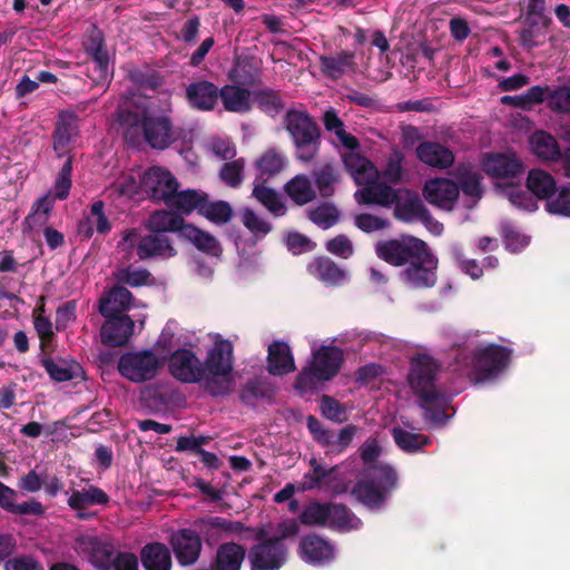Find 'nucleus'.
<instances>
[{
    "instance_id": "17",
    "label": "nucleus",
    "mask_w": 570,
    "mask_h": 570,
    "mask_svg": "<svg viewBox=\"0 0 570 570\" xmlns=\"http://www.w3.org/2000/svg\"><path fill=\"white\" fill-rule=\"evenodd\" d=\"M79 136V117L72 110H61L58 114L55 129L52 132V147L57 157H68L70 155V145Z\"/></svg>"
},
{
    "instance_id": "32",
    "label": "nucleus",
    "mask_w": 570,
    "mask_h": 570,
    "mask_svg": "<svg viewBox=\"0 0 570 570\" xmlns=\"http://www.w3.org/2000/svg\"><path fill=\"white\" fill-rule=\"evenodd\" d=\"M307 272L328 286H340L346 273L333 259L327 256H317L308 265Z\"/></svg>"
},
{
    "instance_id": "1",
    "label": "nucleus",
    "mask_w": 570,
    "mask_h": 570,
    "mask_svg": "<svg viewBox=\"0 0 570 570\" xmlns=\"http://www.w3.org/2000/svg\"><path fill=\"white\" fill-rule=\"evenodd\" d=\"M171 112L170 102L160 111L120 106L116 111V121L127 145L137 147L145 141L151 149L163 151L179 139Z\"/></svg>"
},
{
    "instance_id": "16",
    "label": "nucleus",
    "mask_w": 570,
    "mask_h": 570,
    "mask_svg": "<svg viewBox=\"0 0 570 570\" xmlns=\"http://www.w3.org/2000/svg\"><path fill=\"white\" fill-rule=\"evenodd\" d=\"M483 171L495 179L512 180L523 175L525 166L517 154L488 153L483 156Z\"/></svg>"
},
{
    "instance_id": "49",
    "label": "nucleus",
    "mask_w": 570,
    "mask_h": 570,
    "mask_svg": "<svg viewBox=\"0 0 570 570\" xmlns=\"http://www.w3.org/2000/svg\"><path fill=\"white\" fill-rule=\"evenodd\" d=\"M307 218L322 229H328L340 220V210L328 202L321 203L318 206L307 210Z\"/></svg>"
},
{
    "instance_id": "52",
    "label": "nucleus",
    "mask_w": 570,
    "mask_h": 570,
    "mask_svg": "<svg viewBox=\"0 0 570 570\" xmlns=\"http://www.w3.org/2000/svg\"><path fill=\"white\" fill-rule=\"evenodd\" d=\"M259 175L257 177L265 178L279 174L285 166V158L283 155L274 149L265 151L255 163Z\"/></svg>"
},
{
    "instance_id": "39",
    "label": "nucleus",
    "mask_w": 570,
    "mask_h": 570,
    "mask_svg": "<svg viewBox=\"0 0 570 570\" xmlns=\"http://www.w3.org/2000/svg\"><path fill=\"white\" fill-rule=\"evenodd\" d=\"M327 527L338 532L358 530L362 521L343 503L328 502Z\"/></svg>"
},
{
    "instance_id": "54",
    "label": "nucleus",
    "mask_w": 570,
    "mask_h": 570,
    "mask_svg": "<svg viewBox=\"0 0 570 570\" xmlns=\"http://www.w3.org/2000/svg\"><path fill=\"white\" fill-rule=\"evenodd\" d=\"M328 503L311 502L299 514V521L305 525L325 527L328 521Z\"/></svg>"
},
{
    "instance_id": "37",
    "label": "nucleus",
    "mask_w": 570,
    "mask_h": 570,
    "mask_svg": "<svg viewBox=\"0 0 570 570\" xmlns=\"http://www.w3.org/2000/svg\"><path fill=\"white\" fill-rule=\"evenodd\" d=\"M525 185L528 191H530L534 198L546 200V203L557 193V181L554 177L540 168L529 170Z\"/></svg>"
},
{
    "instance_id": "61",
    "label": "nucleus",
    "mask_w": 570,
    "mask_h": 570,
    "mask_svg": "<svg viewBox=\"0 0 570 570\" xmlns=\"http://www.w3.org/2000/svg\"><path fill=\"white\" fill-rule=\"evenodd\" d=\"M546 209L551 214L570 217V187L557 188L556 197L548 199Z\"/></svg>"
},
{
    "instance_id": "27",
    "label": "nucleus",
    "mask_w": 570,
    "mask_h": 570,
    "mask_svg": "<svg viewBox=\"0 0 570 570\" xmlns=\"http://www.w3.org/2000/svg\"><path fill=\"white\" fill-rule=\"evenodd\" d=\"M301 558L312 564H324L334 559V547L318 534H308L299 542Z\"/></svg>"
},
{
    "instance_id": "35",
    "label": "nucleus",
    "mask_w": 570,
    "mask_h": 570,
    "mask_svg": "<svg viewBox=\"0 0 570 570\" xmlns=\"http://www.w3.org/2000/svg\"><path fill=\"white\" fill-rule=\"evenodd\" d=\"M396 189L385 183H374L355 193L358 204L390 207L395 202Z\"/></svg>"
},
{
    "instance_id": "63",
    "label": "nucleus",
    "mask_w": 570,
    "mask_h": 570,
    "mask_svg": "<svg viewBox=\"0 0 570 570\" xmlns=\"http://www.w3.org/2000/svg\"><path fill=\"white\" fill-rule=\"evenodd\" d=\"M507 196L510 203L520 209L533 212L538 208L534 196L530 191L522 190L519 187H509L507 189Z\"/></svg>"
},
{
    "instance_id": "4",
    "label": "nucleus",
    "mask_w": 570,
    "mask_h": 570,
    "mask_svg": "<svg viewBox=\"0 0 570 570\" xmlns=\"http://www.w3.org/2000/svg\"><path fill=\"white\" fill-rule=\"evenodd\" d=\"M234 345L220 334L214 336V344L203 362L206 391L214 397L228 395L234 387Z\"/></svg>"
},
{
    "instance_id": "56",
    "label": "nucleus",
    "mask_w": 570,
    "mask_h": 570,
    "mask_svg": "<svg viewBox=\"0 0 570 570\" xmlns=\"http://www.w3.org/2000/svg\"><path fill=\"white\" fill-rule=\"evenodd\" d=\"M548 91L549 86H533L524 94L515 95V108L531 110L535 105L546 100Z\"/></svg>"
},
{
    "instance_id": "62",
    "label": "nucleus",
    "mask_w": 570,
    "mask_h": 570,
    "mask_svg": "<svg viewBox=\"0 0 570 570\" xmlns=\"http://www.w3.org/2000/svg\"><path fill=\"white\" fill-rule=\"evenodd\" d=\"M320 407L322 415L327 420L336 423H342L346 420L344 405L331 395H322Z\"/></svg>"
},
{
    "instance_id": "24",
    "label": "nucleus",
    "mask_w": 570,
    "mask_h": 570,
    "mask_svg": "<svg viewBox=\"0 0 570 570\" xmlns=\"http://www.w3.org/2000/svg\"><path fill=\"white\" fill-rule=\"evenodd\" d=\"M104 317L106 321L100 330L102 344L111 347L124 346L134 333V321L128 315Z\"/></svg>"
},
{
    "instance_id": "34",
    "label": "nucleus",
    "mask_w": 570,
    "mask_h": 570,
    "mask_svg": "<svg viewBox=\"0 0 570 570\" xmlns=\"http://www.w3.org/2000/svg\"><path fill=\"white\" fill-rule=\"evenodd\" d=\"M207 196L208 194L200 189L187 188L180 191L177 189L168 208L179 212L183 217L194 212L200 216Z\"/></svg>"
},
{
    "instance_id": "5",
    "label": "nucleus",
    "mask_w": 570,
    "mask_h": 570,
    "mask_svg": "<svg viewBox=\"0 0 570 570\" xmlns=\"http://www.w3.org/2000/svg\"><path fill=\"white\" fill-rule=\"evenodd\" d=\"M344 361L343 350L334 345H323L313 353L308 366L296 376L294 387L301 394L312 392L318 382L332 380L340 372Z\"/></svg>"
},
{
    "instance_id": "25",
    "label": "nucleus",
    "mask_w": 570,
    "mask_h": 570,
    "mask_svg": "<svg viewBox=\"0 0 570 570\" xmlns=\"http://www.w3.org/2000/svg\"><path fill=\"white\" fill-rule=\"evenodd\" d=\"M415 155L421 163L436 169H448L455 161L454 153L439 141H421L415 149Z\"/></svg>"
},
{
    "instance_id": "46",
    "label": "nucleus",
    "mask_w": 570,
    "mask_h": 570,
    "mask_svg": "<svg viewBox=\"0 0 570 570\" xmlns=\"http://www.w3.org/2000/svg\"><path fill=\"white\" fill-rule=\"evenodd\" d=\"M323 124L326 130L335 132L336 137L345 148L355 150L360 147L358 139L355 136L346 132L344 122L337 116L336 110L332 108L326 110L323 115Z\"/></svg>"
},
{
    "instance_id": "64",
    "label": "nucleus",
    "mask_w": 570,
    "mask_h": 570,
    "mask_svg": "<svg viewBox=\"0 0 570 570\" xmlns=\"http://www.w3.org/2000/svg\"><path fill=\"white\" fill-rule=\"evenodd\" d=\"M242 223L253 234L266 235L272 230V225L262 219L252 208L242 210Z\"/></svg>"
},
{
    "instance_id": "11",
    "label": "nucleus",
    "mask_w": 570,
    "mask_h": 570,
    "mask_svg": "<svg viewBox=\"0 0 570 570\" xmlns=\"http://www.w3.org/2000/svg\"><path fill=\"white\" fill-rule=\"evenodd\" d=\"M511 350L499 344L480 346L473 352V372L478 381H487L501 373L510 363Z\"/></svg>"
},
{
    "instance_id": "33",
    "label": "nucleus",
    "mask_w": 570,
    "mask_h": 570,
    "mask_svg": "<svg viewBox=\"0 0 570 570\" xmlns=\"http://www.w3.org/2000/svg\"><path fill=\"white\" fill-rule=\"evenodd\" d=\"M219 90V99L226 111L245 114L252 109V91L249 89L233 82V85L223 86Z\"/></svg>"
},
{
    "instance_id": "40",
    "label": "nucleus",
    "mask_w": 570,
    "mask_h": 570,
    "mask_svg": "<svg viewBox=\"0 0 570 570\" xmlns=\"http://www.w3.org/2000/svg\"><path fill=\"white\" fill-rule=\"evenodd\" d=\"M529 142L533 155L542 161H556L561 157L562 151L557 139L544 130L534 131Z\"/></svg>"
},
{
    "instance_id": "2",
    "label": "nucleus",
    "mask_w": 570,
    "mask_h": 570,
    "mask_svg": "<svg viewBox=\"0 0 570 570\" xmlns=\"http://www.w3.org/2000/svg\"><path fill=\"white\" fill-rule=\"evenodd\" d=\"M365 468L363 478L353 487L351 495L368 509H380L397 488L396 470L387 463H375L382 454L377 439L368 438L358 448Z\"/></svg>"
},
{
    "instance_id": "18",
    "label": "nucleus",
    "mask_w": 570,
    "mask_h": 570,
    "mask_svg": "<svg viewBox=\"0 0 570 570\" xmlns=\"http://www.w3.org/2000/svg\"><path fill=\"white\" fill-rule=\"evenodd\" d=\"M247 559V548L236 541H225L216 546L207 567L196 570H243Z\"/></svg>"
},
{
    "instance_id": "60",
    "label": "nucleus",
    "mask_w": 570,
    "mask_h": 570,
    "mask_svg": "<svg viewBox=\"0 0 570 570\" xmlns=\"http://www.w3.org/2000/svg\"><path fill=\"white\" fill-rule=\"evenodd\" d=\"M306 424L313 439L323 446H332L335 443V433L333 430L324 428L322 422L314 415L306 417Z\"/></svg>"
},
{
    "instance_id": "38",
    "label": "nucleus",
    "mask_w": 570,
    "mask_h": 570,
    "mask_svg": "<svg viewBox=\"0 0 570 570\" xmlns=\"http://www.w3.org/2000/svg\"><path fill=\"white\" fill-rule=\"evenodd\" d=\"M110 497L99 487L89 485L82 490H71L68 507L73 511H82L92 505H107Z\"/></svg>"
},
{
    "instance_id": "21",
    "label": "nucleus",
    "mask_w": 570,
    "mask_h": 570,
    "mask_svg": "<svg viewBox=\"0 0 570 570\" xmlns=\"http://www.w3.org/2000/svg\"><path fill=\"white\" fill-rule=\"evenodd\" d=\"M320 72L326 79L337 81L344 76L354 75L358 70L356 53L352 50H341L318 57Z\"/></svg>"
},
{
    "instance_id": "44",
    "label": "nucleus",
    "mask_w": 570,
    "mask_h": 570,
    "mask_svg": "<svg viewBox=\"0 0 570 570\" xmlns=\"http://www.w3.org/2000/svg\"><path fill=\"white\" fill-rule=\"evenodd\" d=\"M183 238L189 240L198 250L210 255L218 256L222 253L219 242L208 232H205L193 224L185 228Z\"/></svg>"
},
{
    "instance_id": "10",
    "label": "nucleus",
    "mask_w": 570,
    "mask_h": 570,
    "mask_svg": "<svg viewBox=\"0 0 570 570\" xmlns=\"http://www.w3.org/2000/svg\"><path fill=\"white\" fill-rule=\"evenodd\" d=\"M250 570H281L288 559V547L278 539L267 538L247 550Z\"/></svg>"
},
{
    "instance_id": "53",
    "label": "nucleus",
    "mask_w": 570,
    "mask_h": 570,
    "mask_svg": "<svg viewBox=\"0 0 570 570\" xmlns=\"http://www.w3.org/2000/svg\"><path fill=\"white\" fill-rule=\"evenodd\" d=\"M245 159L225 163L219 170L220 180L230 188H238L244 181Z\"/></svg>"
},
{
    "instance_id": "19",
    "label": "nucleus",
    "mask_w": 570,
    "mask_h": 570,
    "mask_svg": "<svg viewBox=\"0 0 570 570\" xmlns=\"http://www.w3.org/2000/svg\"><path fill=\"white\" fill-rule=\"evenodd\" d=\"M393 205V216L400 222L413 223L420 220L425 223L431 219L430 212L423 204L419 194L411 189H396Z\"/></svg>"
},
{
    "instance_id": "3",
    "label": "nucleus",
    "mask_w": 570,
    "mask_h": 570,
    "mask_svg": "<svg viewBox=\"0 0 570 570\" xmlns=\"http://www.w3.org/2000/svg\"><path fill=\"white\" fill-rule=\"evenodd\" d=\"M441 365L430 355L419 354L410 363L409 383L417 396L423 419L433 425H444L449 420L445 410L450 403L448 395L435 387Z\"/></svg>"
},
{
    "instance_id": "7",
    "label": "nucleus",
    "mask_w": 570,
    "mask_h": 570,
    "mask_svg": "<svg viewBox=\"0 0 570 570\" xmlns=\"http://www.w3.org/2000/svg\"><path fill=\"white\" fill-rule=\"evenodd\" d=\"M429 245L423 239L411 234H400L396 237L379 240L375 244V255L394 267H405Z\"/></svg>"
},
{
    "instance_id": "55",
    "label": "nucleus",
    "mask_w": 570,
    "mask_h": 570,
    "mask_svg": "<svg viewBox=\"0 0 570 570\" xmlns=\"http://www.w3.org/2000/svg\"><path fill=\"white\" fill-rule=\"evenodd\" d=\"M72 156H68L55 180V198L65 200L68 198L72 186Z\"/></svg>"
},
{
    "instance_id": "8",
    "label": "nucleus",
    "mask_w": 570,
    "mask_h": 570,
    "mask_svg": "<svg viewBox=\"0 0 570 570\" xmlns=\"http://www.w3.org/2000/svg\"><path fill=\"white\" fill-rule=\"evenodd\" d=\"M160 367V358L150 350L124 353L117 363L119 374L132 383L151 381Z\"/></svg>"
},
{
    "instance_id": "41",
    "label": "nucleus",
    "mask_w": 570,
    "mask_h": 570,
    "mask_svg": "<svg viewBox=\"0 0 570 570\" xmlns=\"http://www.w3.org/2000/svg\"><path fill=\"white\" fill-rule=\"evenodd\" d=\"M455 178L458 180L459 190L464 195L480 199L483 194L481 186L482 176L470 164H459L455 168Z\"/></svg>"
},
{
    "instance_id": "30",
    "label": "nucleus",
    "mask_w": 570,
    "mask_h": 570,
    "mask_svg": "<svg viewBox=\"0 0 570 570\" xmlns=\"http://www.w3.org/2000/svg\"><path fill=\"white\" fill-rule=\"evenodd\" d=\"M189 225L186 223L181 214L175 209H160L154 212L148 219L147 227L150 232L163 235L164 233H178L179 237H184L185 228Z\"/></svg>"
},
{
    "instance_id": "28",
    "label": "nucleus",
    "mask_w": 570,
    "mask_h": 570,
    "mask_svg": "<svg viewBox=\"0 0 570 570\" xmlns=\"http://www.w3.org/2000/svg\"><path fill=\"white\" fill-rule=\"evenodd\" d=\"M138 562L144 570H171V551L163 542H148L139 550Z\"/></svg>"
},
{
    "instance_id": "31",
    "label": "nucleus",
    "mask_w": 570,
    "mask_h": 570,
    "mask_svg": "<svg viewBox=\"0 0 570 570\" xmlns=\"http://www.w3.org/2000/svg\"><path fill=\"white\" fill-rule=\"evenodd\" d=\"M132 293L122 285H116L109 289L99 301L98 311L101 316L126 315L130 308Z\"/></svg>"
},
{
    "instance_id": "23",
    "label": "nucleus",
    "mask_w": 570,
    "mask_h": 570,
    "mask_svg": "<svg viewBox=\"0 0 570 570\" xmlns=\"http://www.w3.org/2000/svg\"><path fill=\"white\" fill-rule=\"evenodd\" d=\"M219 92V88L214 82L197 79L186 87L185 98L191 109L212 111L218 104Z\"/></svg>"
},
{
    "instance_id": "47",
    "label": "nucleus",
    "mask_w": 570,
    "mask_h": 570,
    "mask_svg": "<svg viewBox=\"0 0 570 570\" xmlns=\"http://www.w3.org/2000/svg\"><path fill=\"white\" fill-rule=\"evenodd\" d=\"M391 433L397 448L406 453H415L429 445L431 442L429 436L409 432L400 426H394Z\"/></svg>"
},
{
    "instance_id": "48",
    "label": "nucleus",
    "mask_w": 570,
    "mask_h": 570,
    "mask_svg": "<svg viewBox=\"0 0 570 570\" xmlns=\"http://www.w3.org/2000/svg\"><path fill=\"white\" fill-rule=\"evenodd\" d=\"M313 178L321 197L330 198L334 195V186L340 180V174L332 164H324L313 170Z\"/></svg>"
},
{
    "instance_id": "51",
    "label": "nucleus",
    "mask_w": 570,
    "mask_h": 570,
    "mask_svg": "<svg viewBox=\"0 0 570 570\" xmlns=\"http://www.w3.org/2000/svg\"><path fill=\"white\" fill-rule=\"evenodd\" d=\"M253 101L263 112L274 116L283 108V101L277 90L264 88L252 92Z\"/></svg>"
},
{
    "instance_id": "57",
    "label": "nucleus",
    "mask_w": 570,
    "mask_h": 570,
    "mask_svg": "<svg viewBox=\"0 0 570 570\" xmlns=\"http://www.w3.org/2000/svg\"><path fill=\"white\" fill-rule=\"evenodd\" d=\"M130 79L140 88L150 90H157L165 82L164 77L158 71L149 68L132 70Z\"/></svg>"
},
{
    "instance_id": "12",
    "label": "nucleus",
    "mask_w": 570,
    "mask_h": 570,
    "mask_svg": "<svg viewBox=\"0 0 570 570\" xmlns=\"http://www.w3.org/2000/svg\"><path fill=\"white\" fill-rule=\"evenodd\" d=\"M438 258L428 246L419 256L409 263L400 273L401 281L413 289L431 288L436 284Z\"/></svg>"
},
{
    "instance_id": "26",
    "label": "nucleus",
    "mask_w": 570,
    "mask_h": 570,
    "mask_svg": "<svg viewBox=\"0 0 570 570\" xmlns=\"http://www.w3.org/2000/svg\"><path fill=\"white\" fill-rule=\"evenodd\" d=\"M228 78L232 82L247 89L263 85L262 68L255 57L252 56L237 57L228 72Z\"/></svg>"
},
{
    "instance_id": "6",
    "label": "nucleus",
    "mask_w": 570,
    "mask_h": 570,
    "mask_svg": "<svg viewBox=\"0 0 570 570\" xmlns=\"http://www.w3.org/2000/svg\"><path fill=\"white\" fill-rule=\"evenodd\" d=\"M284 127L295 147V156L304 163L312 161L321 146V129L305 111L289 109L284 116Z\"/></svg>"
},
{
    "instance_id": "9",
    "label": "nucleus",
    "mask_w": 570,
    "mask_h": 570,
    "mask_svg": "<svg viewBox=\"0 0 570 570\" xmlns=\"http://www.w3.org/2000/svg\"><path fill=\"white\" fill-rule=\"evenodd\" d=\"M139 186L141 193L151 202L164 203L169 207L174 195L179 188V183L167 168L153 166L144 171Z\"/></svg>"
},
{
    "instance_id": "36",
    "label": "nucleus",
    "mask_w": 570,
    "mask_h": 570,
    "mask_svg": "<svg viewBox=\"0 0 570 570\" xmlns=\"http://www.w3.org/2000/svg\"><path fill=\"white\" fill-rule=\"evenodd\" d=\"M176 254L169 238L157 233L144 236L137 244V255L141 261L154 256L173 257Z\"/></svg>"
},
{
    "instance_id": "45",
    "label": "nucleus",
    "mask_w": 570,
    "mask_h": 570,
    "mask_svg": "<svg viewBox=\"0 0 570 570\" xmlns=\"http://www.w3.org/2000/svg\"><path fill=\"white\" fill-rule=\"evenodd\" d=\"M40 363L49 377L58 383L71 381L81 372V366L78 363L67 364L63 360L56 362L50 356L42 357Z\"/></svg>"
},
{
    "instance_id": "59",
    "label": "nucleus",
    "mask_w": 570,
    "mask_h": 570,
    "mask_svg": "<svg viewBox=\"0 0 570 570\" xmlns=\"http://www.w3.org/2000/svg\"><path fill=\"white\" fill-rule=\"evenodd\" d=\"M548 106L551 110L556 112H566L570 114V87L561 86L556 89H551L549 87V91L547 92Z\"/></svg>"
},
{
    "instance_id": "29",
    "label": "nucleus",
    "mask_w": 570,
    "mask_h": 570,
    "mask_svg": "<svg viewBox=\"0 0 570 570\" xmlns=\"http://www.w3.org/2000/svg\"><path fill=\"white\" fill-rule=\"evenodd\" d=\"M267 370L274 376H282L296 370L294 356L286 342L274 341L269 344Z\"/></svg>"
},
{
    "instance_id": "22",
    "label": "nucleus",
    "mask_w": 570,
    "mask_h": 570,
    "mask_svg": "<svg viewBox=\"0 0 570 570\" xmlns=\"http://www.w3.org/2000/svg\"><path fill=\"white\" fill-rule=\"evenodd\" d=\"M423 195L431 205L451 212L459 198V185L449 178H434L425 183Z\"/></svg>"
},
{
    "instance_id": "50",
    "label": "nucleus",
    "mask_w": 570,
    "mask_h": 570,
    "mask_svg": "<svg viewBox=\"0 0 570 570\" xmlns=\"http://www.w3.org/2000/svg\"><path fill=\"white\" fill-rule=\"evenodd\" d=\"M202 217L206 218L213 224L224 225L230 222L234 216L232 205L226 200H210L209 195L204 205Z\"/></svg>"
},
{
    "instance_id": "43",
    "label": "nucleus",
    "mask_w": 570,
    "mask_h": 570,
    "mask_svg": "<svg viewBox=\"0 0 570 570\" xmlns=\"http://www.w3.org/2000/svg\"><path fill=\"white\" fill-rule=\"evenodd\" d=\"M284 190L298 206L306 205L317 197L309 178L302 174L294 176L287 181L284 186Z\"/></svg>"
},
{
    "instance_id": "15",
    "label": "nucleus",
    "mask_w": 570,
    "mask_h": 570,
    "mask_svg": "<svg viewBox=\"0 0 570 570\" xmlns=\"http://www.w3.org/2000/svg\"><path fill=\"white\" fill-rule=\"evenodd\" d=\"M75 550L88 559L98 570H110L117 554L115 546L95 535H81L76 539Z\"/></svg>"
},
{
    "instance_id": "20",
    "label": "nucleus",
    "mask_w": 570,
    "mask_h": 570,
    "mask_svg": "<svg viewBox=\"0 0 570 570\" xmlns=\"http://www.w3.org/2000/svg\"><path fill=\"white\" fill-rule=\"evenodd\" d=\"M168 367L170 374L183 383L204 381L203 362L190 350L179 348L173 352L169 357Z\"/></svg>"
},
{
    "instance_id": "13",
    "label": "nucleus",
    "mask_w": 570,
    "mask_h": 570,
    "mask_svg": "<svg viewBox=\"0 0 570 570\" xmlns=\"http://www.w3.org/2000/svg\"><path fill=\"white\" fill-rule=\"evenodd\" d=\"M168 543L177 563L183 568L196 564L202 556L203 543L193 528L173 531L168 538Z\"/></svg>"
},
{
    "instance_id": "42",
    "label": "nucleus",
    "mask_w": 570,
    "mask_h": 570,
    "mask_svg": "<svg viewBox=\"0 0 570 570\" xmlns=\"http://www.w3.org/2000/svg\"><path fill=\"white\" fill-rule=\"evenodd\" d=\"M266 178L256 177L254 188L252 191L255 197L264 207H266L275 216H282L286 213V207L282 202L277 191L271 187L265 186Z\"/></svg>"
},
{
    "instance_id": "58",
    "label": "nucleus",
    "mask_w": 570,
    "mask_h": 570,
    "mask_svg": "<svg viewBox=\"0 0 570 570\" xmlns=\"http://www.w3.org/2000/svg\"><path fill=\"white\" fill-rule=\"evenodd\" d=\"M542 35L541 28L535 20L525 17V26L519 33V45L530 51L539 47L542 41L539 39Z\"/></svg>"
},
{
    "instance_id": "14",
    "label": "nucleus",
    "mask_w": 570,
    "mask_h": 570,
    "mask_svg": "<svg viewBox=\"0 0 570 570\" xmlns=\"http://www.w3.org/2000/svg\"><path fill=\"white\" fill-rule=\"evenodd\" d=\"M193 529L200 538V542L207 546L217 543L223 534L240 533L243 531H253L252 527H246L240 521H233L223 517H203L194 520Z\"/></svg>"
}]
</instances>
